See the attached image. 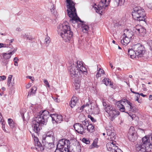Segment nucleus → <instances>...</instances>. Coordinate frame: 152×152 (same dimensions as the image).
<instances>
[{
	"instance_id": "1",
	"label": "nucleus",
	"mask_w": 152,
	"mask_h": 152,
	"mask_svg": "<svg viewBox=\"0 0 152 152\" xmlns=\"http://www.w3.org/2000/svg\"><path fill=\"white\" fill-rule=\"evenodd\" d=\"M58 115L57 114H50L49 112L46 110L40 111L35 115L33 122L32 127L33 132L38 134L42 129V126L46 125L47 119L49 116L51 117L53 123H54Z\"/></svg>"
},
{
	"instance_id": "2",
	"label": "nucleus",
	"mask_w": 152,
	"mask_h": 152,
	"mask_svg": "<svg viewBox=\"0 0 152 152\" xmlns=\"http://www.w3.org/2000/svg\"><path fill=\"white\" fill-rule=\"evenodd\" d=\"M58 34L65 42L69 41L72 38L73 33L71 31L70 26L66 22L59 25L58 28Z\"/></svg>"
},
{
	"instance_id": "3",
	"label": "nucleus",
	"mask_w": 152,
	"mask_h": 152,
	"mask_svg": "<svg viewBox=\"0 0 152 152\" xmlns=\"http://www.w3.org/2000/svg\"><path fill=\"white\" fill-rule=\"evenodd\" d=\"M66 2L68 4L67 8L69 10H67V11L68 15L70 18V22H76L78 20L81 21L80 19L77 16L75 5L72 0H66Z\"/></svg>"
},
{
	"instance_id": "4",
	"label": "nucleus",
	"mask_w": 152,
	"mask_h": 152,
	"mask_svg": "<svg viewBox=\"0 0 152 152\" xmlns=\"http://www.w3.org/2000/svg\"><path fill=\"white\" fill-rule=\"evenodd\" d=\"M132 15L134 19L137 21H143L146 23L147 17L144 9L140 7H136L133 8Z\"/></svg>"
},
{
	"instance_id": "5",
	"label": "nucleus",
	"mask_w": 152,
	"mask_h": 152,
	"mask_svg": "<svg viewBox=\"0 0 152 152\" xmlns=\"http://www.w3.org/2000/svg\"><path fill=\"white\" fill-rule=\"evenodd\" d=\"M70 141L63 139L59 140L55 152H72L70 151Z\"/></svg>"
},
{
	"instance_id": "6",
	"label": "nucleus",
	"mask_w": 152,
	"mask_h": 152,
	"mask_svg": "<svg viewBox=\"0 0 152 152\" xmlns=\"http://www.w3.org/2000/svg\"><path fill=\"white\" fill-rule=\"evenodd\" d=\"M103 105L106 112L108 114L111 121H113L120 114V112L112 105L103 102Z\"/></svg>"
},
{
	"instance_id": "7",
	"label": "nucleus",
	"mask_w": 152,
	"mask_h": 152,
	"mask_svg": "<svg viewBox=\"0 0 152 152\" xmlns=\"http://www.w3.org/2000/svg\"><path fill=\"white\" fill-rule=\"evenodd\" d=\"M133 49L137 58H141L144 56L146 50L143 45L140 43H137L133 45Z\"/></svg>"
},
{
	"instance_id": "8",
	"label": "nucleus",
	"mask_w": 152,
	"mask_h": 152,
	"mask_svg": "<svg viewBox=\"0 0 152 152\" xmlns=\"http://www.w3.org/2000/svg\"><path fill=\"white\" fill-rule=\"evenodd\" d=\"M152 137L150 136L147 137L145 136L142 139L141 145L147 147V150L148 151H151L152 149Z\"/></svg>"
},
{
	"instance_id": "9",
	"label": "nucleus",
	"mask_w": 152,
	"mask_h": 152,
	"mask_svg": "<svg viewBox=\"0 0 152 152\" xmlns=\"http://www.w3.org/2000/svg\"><path fill=\"white\" fill-rule=\"evenodd\" d=\"M128 137L129 140L132 142H134L137 138V133L133 126H131L129 129L128 133Z\"/></svg>"
},
{
	"instance_id": "10",
	"label": "nucleus",
	"mask_w": 152,
	"mask_h": 152,
	"mask_svg": "<svg viewBox=\"0 0 152 152\" xmlns=\"http://www.w3.org/2000/svg\"><path fill=\"white\" fill-rule=\"evenodd\" d=\"M75 65L76 66V70L78 72L80 75H81L83 74L84 75H86L87 73V69L84 66L83 63L82 61H77L75 64Z\"/></svg>"
},
{
	"instance_id": "11",
	"label": "nucleus",
	"mask_w": 152,
	"mask_h": 152,
	"mask_svg": "<svg viewBox=\"0 0 152 152\" xmlns=\"http://www.w3.org/2000/svg\"><path fill=\"white\" fill-rule=\"evenodd\" d=\"M110 1V0H101L98 5L97 6V7H95L96 12L100 13V12H102L101 10L103 8L106 9L109 4Z\"/></svg>"
},
{
	"instance_id": "12",
	"label": "nucleus",
	"mask_w": 152,
	"mask_h": 152,
	"mask_svg": "<svg viewBox=\"0 0 152 152\" xmlns=\"http://www.w3.org/2000/svg\"><path fill=\"white\" fill-rule=\"evenodd\" d=\"M68 67L69 72L72 78H75L78 75V73L79 72L76 70V66L75 65V64L71 63Z\"/></svg>"
},
{
	"instance_id": "13",
	"label": "nucleus",
	"mask_w": 152,
	"mask_h": 152,
	"mask_svg": "<svg viewBox=\"0 0 152 152\" xmlns=\"http://www.w3.org/2000/svg\"><path fill=\"white\" fill-rule=\"evenodd\" d=\"M33 137H34V145L35 147H33V149H38L39 150H40L42 151L43 150V148L42 146H41V143L39 141L38 138L36 137L34 134H31ZM32 149H33V148H31Z\"/></svg>"
},
{
	"instance_id": "14",
	"label": "nucleus",
	"mask_w": 152,
	"mask_h": 152,
	"mask_svg": "<svg viewBox=\"0 0 152 152\" xmlns=\"http://www.w3.org/2000/svg\"><path fill=\"white\" fill-rule=\"evenodd\" d=\"M73 127L75 131L78 133L83 134L85 133L84 131V129L81 125V123H76L74 124Z\"/></svg>"
},
{
	"instance_id": "15",
	"label": "nucleus",
	"mask_w": 152,
	"mask_h": 152,
	"mask_svg": "<svg viewBox=\"0 0 152 152\" xmlns=\"http://www.w3.org/2000/svg\"><path fill=\"white\" fill-rule=\"evenodd\" d=\"M42 145L41 144V146L43 148V150L42 151L37 149L38 151H43L44 149H51L53 148L54 146V144L50 142H45V140H42Z\"/></svg>"
},
{
	"instance_id": "16",
	"label": "nucleus",
	"mask_w": 152,
	"mask_h": 152,
	"mask_svg": "<svg viewBox=\"0 0 152 152\" xmlns=\"http://www.w3.org/2000/svg\"><path fill=\"white\" fill-rule=\"evenodd\" d=\"M134 29L135 31L137 33H138L139 34L142 36L146 33L145 29L141 26H136L135 27H134Z\"/></svg>"
},
{
	"instance_id": "17",
	"label": "nucleus",
	"mask_w": 152,
	"mask_h": 152,
	"mask_svg": "<svg viewBox=\"0 0 152 152\" xmlns=\"http://www.w3.org/2000/svg\"><path fill=\"white\" fill-rule=\"evenodd\" d=\"M133 49V45L132 46L131 48H129L128 51V55L130 56L132 58H137V54Z\"/></svg>"
},
{
	"instance_id": "18",
	"label": "nucleus",
	"mask_w": 152,
	"mask_h": 152,
	"mask_svg": "<svg viewBox=\"0 0 152 152\" xmlns=\"http://www.w3.org/2000/svg\"><path fill=\"white\" fill-rule=\"evenodd\" d=\"M55 137L54 136H51V137H45V135H43L42 140H45V142H50L54 144Z\"/></svg>"
},
{
	"instance_id": "19",
	"label": "nucleus",
	"mask_w": 152,
	"mask_h": 152,
	"mask_svg": "<svg viewBox=\"0 0 152 152\" xmlns=\"http://www.w3.org/2000/svg\"><path fill=\"white\" fill-rule=\"evenodd\" d=\"M147 147L142 146L140 144H137L136 145V150L138 152H145L147 150Z\"/></svg>"
},
{
	"instance_id": "20",
	"label": "nucleus",
	"mask_w": 152,
	"mask_h": 152,
	"mask_svg": "<svg viewBox=\"0 0 152 152\" xmlns=\"http://www.w3.org/2000/svg\"><path fill=\"white\" fill-rule=\"evenodd\" d=\"M82 78V76H81L80 77H79L78 78L75 79L74 86L76 89H77L80 88V83Z\"/></svg>"
},
{
	"instance_id": "21",
	"label": "nucleus",
	"mask_w": 152,
	"mask_h": 152,
	"mask_svg": "<svg viewBox=\"0 0 152 152\" xmlns=\"http://www.w3.org/2000/svg\"><path fill=\"white\" fill-rule=\"evenodd\" d=\"M124 33L122 36H124L125 37H127L131 38L133 35V32L128 29H125L124 30Z\"/></svg>"
},
{
	"instance_id": "22",
	"label": "nucleus",
	"mask_w": 152,
	"mask_h": 152,
	"mask_svg": "<svg viewBox=\"0 0 152 152\" xmlns=\"http://www.w3.org/2000/svg\"><path fill=\"white\" fill-rule=\"evenodd\" d=\"M123 36V39L121 40V43L123 45H127L130 42V38Z\"/></svg>"
},
{
	"instance_id": "23",
	"label": "nucleus",
	"mask_w": 152,
	"mask_h": 152,
	"mask_svg": "<svg viewBox=\"0 0 152 152\" xmlns=\"http://www.w3.org/2000/svg\"><path fill=\"white\" fill-rule=\"evenodd\" d=\"M81 21H80L79 20L77 21V22H70L69 21L70 23H71L72 24H75V23H77L78 21H79L81 23H82V25H81V27L82 28L83 30V31L84 30H85L86 31H88V30L89 29V27L88 26V25H87L84 23L85 22L84 21H82L81 20Z\"/></svg>"
},
{
	"instance_id": "24",
	"label": "nucleus",
	"mask_w": 152,
	"mask_h": 152,
	"mask_svg": "<svg viewBox=\"0 0 152 152\" xmlns=\"http://www.w3.org/2000/svg\"><path fill=\"white\" fill-rule=\"evenodd\" d=\"M107 135L110 137V138L111 139L113 140V138L115 139L114 137L115 136V133L114 130L108 129L107 130Z\"/></svg>"
},
{
	"instance_id": "25",
	"label": "nucleus",
	"mask_w": 152,
	"mask_h": 152,
	"mask_svg": "<svg viewBox=\"0 0 152 152\" xmlns=\"http://www.w3.org/2000/svg\"><path fill=\"white\" fill-rule=\"evenodd\" d=\"M86 129L89 132L92 133L95 131L94 126L92 124H88Z\"/></svg>"
},
{
	"instance_id": "26",
	"label": "nucleus",
	"mask_w": 152,
	"mask_h": 152,
	"mask_svg": "<svg viewBox=\"0 0 152 152\" xmlns=\"http://www.w3.org/2000/svg\"><path fill=\"white\" fill-rule=\"evenodd\" d=\"M117 105H118V106H119L118 108H119L121 112H125V113H128V112H125V107H124V104H118L117 103L116 104Z\"/></svg>"
},
{
	"instance_id": "27",
	"label": "nucleus",
	"mask_w": 152,
	"mask_h": 152,
	"mask_svg": "<svg viewBox=\"0 0 152 152\" xmlns=\"http://www.w3.org/2000/svg\"><path fill=\"white\" fill-rule=\"evenodd\" d=\"M98 141V139L96 138L95 139L93 143L90 146L89 148L90 149H92L94 148L95 147L96 148L98 147V146L97 144Z\"/></svg>"
},
{
	"instance_id": "28",
	"label": "nucleus",
	"mask_w": 152,
	"mask_h": 152,
	"mask_svg": "<svg viewBox=\"0 0 152 152\" xmlns=\"http://www.w3.org/2000/svg\"><path fill=\"white\" fill-rule=\"evenodd\" d=\"M103 83L104 84L106 85L107 86L110 85V86H113V84H112L110 81L108 79H107L105 78H104L102 81Z\"/></svg>"
},
{
	"instance_id": "29",
	"label": "nucleus",
	"mask_w": 152,
	"mask_h": 152,
	"mask_svg": "<svg viewBox=\"0 0 152 152\" xmlns=\"http://www.w3.org/2000/svg\"><path fill=\"white\" fill-rule=\"evenodd\" d=\"M104 71L101 68H99V70L98 71V72L96 74V77L98 78L99 77L101 76L102 74H104Z\"/></svg>"
},
{
	"instance_id": "30",
	"label": "nucleus",
	"mask_w": 152,
	"mask_h": 152,
	"mask_svg": "<svg viewBox=\"0 0 152 152\" xmlns=\"http://www.w3.org/2000/svg\"><path fill=\"white\" fill-rule=\"evenodd\" d=\"M8 122L11 128H12L15 127V124L14 122L12 119L9 118L8 119Z\"/></svg>"
},
{
	"instance_id": "31",
	"label": "nucleus",
	"mask_w": 152,
	"mask_h": 152,
	"mask_svg": "<svg viewBox=\"0 0 152 152\" xmlns=\"http://www.w3.org/2000/svg\"><path fill=\"white\" fill-rule=\"evenodd\" d=\"M21 38L24 39H25L26 38L27 39H28L30 40H32L33 39H34L33 38L29 37L27 34L25 33L22 34V35H21Z\"/></svg>"
},
{
	"instance_id": "32",
	"label": "nucleus",
	"mask_w": 152,
	"mask_h": 152,
	"mask_svg": "<svg viewBox=\"0 0 152 152\" xmlns=\"http://www.w3.org/2000/svg\"><path fill=\"white\" fill-rule=\"evenodd\" d=\"M81 124L84 130L86 129L87 126H88V124H89L87 121H86V120L82 121V123Z\"/></svg>"
},
{
	"instance_id": "33",
	"label": "nucleus",
	"mask_w": 152,
	"mask_h": 152,
	"mask_svg": "<svg viewBox=\"0 0 152 152\" xmlns=\"http://www.w3.org/2000/svg\"><path fill=\"white\" fill-rule=\"evenodd\" d=\"M107 149L108 151H113V143L112 142L107 143L106 145Z\"/></svg>"
},
{
	"instance_id": "34",
	"label": "nucleus",
	"mask_w": 152,
	"mask_h": 152,
	"mask_svg": "<svg viewBox=\"0 0 152 152\" xmlns=\"http://www.w3.org/2000/svg\"><path fill=\"white\" fill-rule=\"evenodd\" d=\"M62 121V116L61 115H58L57 119L55 121V122L57 123H60Z\"/></svg>"
},
{
	"instance_id": "35",
	"label": "nucleus",
	"mask_w": 152,
	"mask_h": 152,
	"mask_svg": "<svg viewBox=\"0 0 152 152\" xmlns=\"http://www.w3.org/2000/svg\"><path fill=\"white\" fill-rule=\"evenodd\" d=\"M79 100V98L75 96H73L71 100V101H72V102H74L76 104L78 102Z\"/></svg>"
},
{
	"instance_id": "36",
	"label": "nucleus",
	"mask_w": 152,
	"mask_h": 152,
	"mask_svg": "<svg viewBox=\"0 0 152 152\" xmlns=\"http://www.w3.org/2000/svg\"><path fill=\"white\" fill-rule=\"evenodd\" d=\"M11 55L9 53H3V57L4 58L7 59L10 58Z\"/></svg>"
},
{
	"instance_id": "37",
	"label": "nucleus",
	"mask_w": 152,
	"mask_h": 152,
	"mask_svg": "<svg viewBox=\"0 0 152 152\" xmlns=\"http://www.w3.org/2000/svg\"><path fill=\"white\" fill-rule=\"evenodd\" d=\"M112 143H113V151H114V152H115L116 151V149L119 148L116 145V142L115 141H112Z\"/></svg>"
},
{
	"instance_id": "38",
	"label": "nucleus",
	"mask_w": 152,
	"mask_h": 152,
	"mask_svg": "<svg viewBox=\"0 0 152 152\" xmlns=\"http://www.w3.org/2000/svg\"><path fill=\"white\" fill-rule=\"evenodd\" d=\"M26 112V109H22L20 111V113L23 121L25 120V117L24 116V112Z\"/></svg>"
},
{
	"instance_id": "39",
	"label": "nucleus",
	"mask_w": 152,
	"mask_h": 152,
	"mask_svg": "<svg viewBox=\"0 0 152 152\" xmlns=\"http://www.w3.org/2000/svg\"><path fill=\"white\" fill-rule=\"evenodd\" d=\"M116 1L118 2V5L121 6L124 4L125 0H115Z\"/></svg>"
},
{
	"instance_id": "40",
	"label": "nucleus",
	"mask_w": 152,
	"mask_h": 152,
	"mask_svg": "<svg viewBox=\"0 0 152 152\" xmlns=\"http://www.w3.org/2000/svg\"><path fill=\"white\" fill-rule=\"evenodd\" d=\"M85 107H86L85 106V105L84 104L83 105H82L80 107H78L77 108L76 110L77 112L80 113L82 112L83 108Z\"/></svg>"
},
{
	"instance_id": "41",
	"label": "nucleus",
	"mask_w": 152,
	"mask_h": 152,
	"mask_svg": "<svg viewBox=\"0 0 152 152\" xmlns=\"http://www.w3.org/2000/svg\"><path fill=\"white\" fill-rule=\"evenodd\" d=\"M82 142L87 144H88L90 143V141L89 139H88L86 138H83L82 140Z\"/></svg>"
},
{
	"instance_id": "42",
	"label": "nucleus",
	"mask_w": 152,
	"mask_h": 152,
	"mask_svg": "<svg viewBox=\"0 0 152 152\" xmlns=\"http://www.w3.org/2000/svg\"><path fill=\"white\" fill-rule=\"evenodd\" d=\"M88 117L90 118L91 121L95 123L96 121V119L94 118L93 117L90 115H88Z\"/></svg>"
},
{
	"instance_id": "43",
	"label": "nucleus",
	"mask_w": 152,
	"mask_h": 152,
	"mask_svg": "<svg viewBox=\"0 0 152 152\" xmlns=\"http://www.w3.org/2000/svg\"><path fill=\"white\" fill-rule=\"evenodd\" d=\"M127 99H122L121 100L118 101L117 102H116V104L118 103V104H125V102H126Z\"/></svg>"
},
{
	"instance_id": "44",
	"label": "nucleus",
	"mask_w": 152,
	"mask_h": 152,
	"mask_svg": "<svg viewBox=\"0 0 152 152\" xmlns=\"http://www.w3.org/2000/svg\"><path fill=\"white\" fill-rule=\"evenodd\" d=\"M76 104L74 102H72V101H70L69 103V105L72 108H73L76 106Z\"/></svg>"
},
{
	"instance_id": "45",
	"label": "nucleus",
	"mask_w": 152,
	"mask_h": 152,
	"mask_svg": "<svg viewBox=\"0 0 152 152\" xmlns=\"http://www.w3.org/2000/svg\"><path fill=\"white\" fill-rule=\"evenodd\" d=\"M18 60V59L17 57H15L13 60V61L15 63L14 64L15 66H18V63L17 62Z\"/></svg>"
},
{
	"instance_id": "46",
	"label": "nucleus",
	"mask_w": 152,
	"mask_h": 152,
	"mask_svg": "<svg viewBox=\"0 0 152 152\" xmlns=\"http://www.w3.org/2000/svg\"><path fill=\"white\" fill-rule=\"evenodd\" d=\"M45 135V137H51V136H53V133L52 131L49 132L46 135Z\"/></svg>"
},
{
	"instance_id": "47",
	"label": "nucleus",
	"mask_w": 152,
	"mask_h": 152,
	"mask_svg": "<svg viewBox=\"0 0 152 152\" xmlns=\"http://www.w3.org/2000/svg\"><path fill=\"white\" fill-rule=\"evenodd\" d=\"M49 38H47L45 39V44L46 45L48 46L49 43H50V41L49 39Z\"/></svg>"
},
{
	"instance_id": "48",
	"label": "nucleus",
	"mask_w": 152,
	"mask_h": 152,
	"mask_svg": "<svg viewBox=\"0 0 152 152\" xmlns=\"http://www.w3.org/2000/svg\"><path fill=\"white\" fill-rule=\"evenodd\" d=\"M9 46L8 45L4 44L3 43H0V48L2 47H8Z\"/></svg>"
},
{
	"instance_id": "49",
	"label": "nucleus",
	"mask_w": 152,
	"mask_h": 152,
	"mask_svg": "<svg viewBox=\"0 0 152 152\" xmlns=\"http://www.w3.org/2000/svg\"><path fill=\"white\" fill-rule=\"evenodd\" d=\"M44 82L45 84L46 85V87H48L49 88L50 87V85H49V83L47 80H44Z\"/></svg>"
},
{
	"instance_id": "50",
	"label": "nucleus",
	"mask_w": 152,
	"mask_h": 152,
	"mask_svg": "<svg viewBox=\"0 0 152 152\" xmlns=\"http://www.w3.org/2000/svg\"><path fill=\"white\" fill-rule=\"evenodd\" d=\"M37 90V87L36 86H34L31 88L30 91H34V92H36Z\"/></svg>"
},
{
	"instance_id": "51",
	"label": "nucleus",
	"mask_w": 152,
	"mask_h": 152,
	"mask_svg": "<svg viewBox=\"0 0 152 152\" xmlns=\"http://www.w3.org/2000/svg\"><path fill=\"white\" fill-rule=\"evenodd\" d=\"M8 61L4 60L3 61V65L4 66H6L8 64Z\"/></svg>"
},
{
	"instance_id": "52",
	"label": "nucleus",
	"mask_w": 152,
	"mask_h": 152,
	"mask_svg": "<svg viewBox=\"0 0 152 152\" xmlns=\"http://www.w3.org/2000/svg\"><path fill=\"white\" fill-rule=\"evenodd\" d=\"M140 97V95L138 94L137 96H136V99L135 101H137L139 103H140V100H139V99Z\"/></svg>"
},
{
	"instance_id": "53",
	"label": "nucleus",
	"mask_w": 152,
	"mask_h": 152,
	"mask_svg": "<svg viewBox=\"0 0 152 152\" xmlns=\"http://www.w3.org/2000/svg\"><path fill=\"white\" fill-rule=\"evenodd\" d=\"M36 92H34V91H30L28 92V96H31V95L34 94Z\"/></svg>"
},
{
	"instance_id": "54",
	"label": "nucleus",
	"mask_w": 152,
	"mask_h": 152,
	"mask_svg": "<svg viewBox=\"0 0 152 152\" xmlns=\"http://www.w3.org/2000/svg\"><path fill=\"white\" fill-rule=\"evenodd\" d=\"M6 79V77L4 75L0 76V80H4Z\"/></svg>"
},
{
	"instance_id": "55",
	"label": "nucleus",
	"mask_w": 152,
	"mask_h": 152,
	"mask_svg": "<svg viewBox=\"0 0 152 152\" xmlns=\"http://www.w3.org/2000/svg\"><path fill=\"white\" fill-rule=\"evenodd\" d=\"M27 77L30 79L32 81V82L34 80V78L32 76H27Z\"/></svg>"
},
{
	"instance_id": "56",
	"label": "nucleus",
	"mask_w": 152,
	"mask_h": 152,
	"mask_svg": "<svg viewBox=\"0 0 152 152\" xmlns=\"http://www.w3.org/2000/svg\"><path fill=\"white\" fill-rule=\"evenodd\" d=\"M31 83H28L26 86V87L27 88H28L31 86Z\"/></svg>"
},
{
	"instance_id": "57",
	"label": "nucleus",
	"mask_w": 152,
	"mask_h": 152,
	"mask_svg": "<svg viewBox=\"0 0 152 152\" xmlns=\"http://www.w3.org/2000/svg\"><path fill=\"white\" fill-rule=\"evenodd\" d=\"M149 46L150 47V49L152 51V41H151L149 42Z\"/></svg>"
},
{
	"instance_id": "58",
	"label": "nucleus",
	"mask_w": 152,
	"mask_h": 152,
	"mask_svg": "<svg viewBox=\"0 0 152 152\" xmlns=\"http://www.w3.org/2000/svg\"><path fill=\"white\" fill-rule=\"evenodd\" d=\"M11 80H7V85L9 86H10L11 82Z\"/></svg>"
},
{
	"instance_id": "59",
	"label": "nucleus",
	"mask_w": 152,
	"mask_h": 152,
	"mask_svg": "<svg viewBox=\"0 0 152 152\" xmlns=\"http://www.w3.org/2000/svg\"><path fill=\"white\" fill-rule=\"evenodd\" d=\"M4 122H2V123H1L2 125V128L3 129V130L4 131H6V130L5 129V125L4 124Z\"/></svg>"
},
{
	"instance_id": "60",
	"label": "nucleus",
	"mask_w": 152,
	"mask_h": 152,
	"mask_svg": "<svg viewBox=\"0 0 152 152\" xmlns=\"http://www.w3.org/2000/svg\"><path fill=\"white\" fill-rule=\"evenodd\" d=\"M16 50H16H14L10 52V53H10V55H12L15 52V51Z\"/></svg>"
},
{
	"instance_id": "61",
	"label": "nucleus",
	"mask_w": 152,
	"mask_h": 152,
	"mask_svg": "<svg viewBox=\"0 0 152 152\" xmlns=\"http://www.w3.org/2000/svg\"><path fill=\"white\" fill-rule=\"evenodd\" d=\"M145 86V85L144 84H142V87H143V89L144 91H146L147 90L146 88L144 87V86Z\"/></svg>"
},
{
	"instance_id": "62",
	"label": "nucleus",
	"mask_w": 152,
	"mask_h": 152,
	"mask_svg": "<svg viewBox=\"0 0 152 152\" xmlns=\"http://www.w3.org/2000/svg\"><path fill=\"white\" fill-rule=\"evenodd\" d=\"M130 107V109H129L130 111L131 110H132V109H133V107L132 106V104L129 105L128 107Z\"/></svg>"
},
{
	"instance_id": "63",
	"label": "nucleus",
	"mask_w": 152,
	"mask_h": 152,
	"mask_svg": "<svg viewBox=\"0 0 152 152\" xmlns=\"http://www.w3.org/2000/svg\"><path fill=\"white\" fill-rule=\"evenodd\" d=\"M116 151L115 152H123L120 149H116Z\"/></svg>"
},
{
	"instance_id": "64",
	"label": "nucleus",
	"mask_w": 152,
	"mask_h": 152,
	"mask_svg": "<svg viewBox=\"0 0 152 152\" xmlns=\"http://www.w3.org/2000/svg\"><path fill=\"white\" fill-rule=\"evenodd\" d=\"M16 31H21V30L20 28L18 27L16 28Z\"/></svg>"
}]
</instances>
